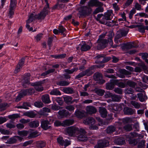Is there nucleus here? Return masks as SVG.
Instances as JSON below:
<instances>
[{
    "instance_id": "nucleus-1",
    "label": "nucleus",
    "mask_w": 148,
    "mask_h": 148,
    "mask_svg": "<svg viewBox=\"0 0 148 148\" xmlns=\"http://www.w3.org/2000/svg\"><path fill=\"white\" fill-rule=\"evenodd\" d=\"M46 3V7L43 9V10L38 15H36L35 13H31L29 15L28 19L26 21V28L29 31L33 30L32 27H30L29 24L32 22L35 19H44L49 12V4L47 0H45Z\"/></svg>"
},
{
    "instance_id": "nucleus-2",
    "label": "nucleus",
    "mask_w": 148,
    "mask_h": 148,
    "mask_svg": "<svg viewBox=\"0 0 148 148\" xmlns=\"http://www.w3.org/2000/svg\"><path fill=\"white\" fill-rule=\"evenodd\" d=\"M68 134L71 136H75L78 134L77 139L79 140L84 141L87 140L85 134L86 132L83 129L74 127H70L66 130Z\"/></svg>"
},
{
    "instance_id": "nucleus-3",
    "label": "nucleus",
    "mask_w": 148,
    "mask_h": 148,
    "mask_svg": "<svg viewBox=\"0 0 148 148\" xmlns=\"http://www.w3.org/2000/svg\"><path fill=\"white\" fill-rule=\"evenodd\" d=\"M108 42L106 39H100L98 40V45L97 46L98 49H104L107 45L108 43L112 46L113 45L112 38L114 36V34L112 32H110L108 35Z\"/></svg>"
},
{
    "instance_id": "nucleus-4",
    "label": "nucleus",
    "mask_w": 148,
    "mask_h": 148,
    "mask_svg": "<svg viewBox=\"0 0 148 148\" xmlns=\"http://www.w3.org/2000/svg\"><path fill=\"white\" fill-rule=\"evenodd\" d=\"M91 10L90 8L86 6L82 7L79 9L78 14L80 16L88 15L91 13Z\"/></svg>"
},
{
    "instance_id": "nucleus-5",
    "label": "nucleus",
    "mask_w": 148,
    "mask_h": 148,
    "mask_svg": "<svg viewBox=\"0 0 148 148\" xmlns=\"http://www.w3.org/2000/svg\"><path fill=\"white\" fill-rule=\"evenodd\" d=\"M16 3V0H11L9 8V10L8 13V16L10 18H12L14 14V10Z\"/></svg>"
},
{
    "instance_id": "nucleus-6",
    "label": "nucleus",
    "mask_w": 148,
    "mask_h": 148,
    "mask_svg": "<svg viewBox=\"0 0 148 148\" xmlns=\"http://www.w3.org/2000/svg\"><path fill=\"white\" fill-rule=\"evenodd\" d=\"M44 80L32 84V85L34 87L36 90L39 92L43 90V88L42 86V84L44 83Z\"/></svg>"
},
{
    "instance_id": "nucleus-7",
    "label": "nucleus",
    "mask_w": 148,
    "mask_h": 148,
    "mask_svg": "<svg viewBox=\"0 0 148 148\" xmlns=\"http://www.w3.org/2000/svg\"><path fill=\"white\" fill-rule=\"evenodd\" d=\"M108 145V143L106 140H100L98 142L97 144L94 148H104Z\"/></svg>"
},
{
    "instance_id": "nucleus-8",
    "label": "nucleus",
    "mask_w": 148,
    "mask_h": 148,
    "mask_svg": "<svg viewBox=\"0 0 148 148\" xmlns=\"http://www.w3.org/2000/svg\"><path fill=\"white\" fill-rule=\"evenodd\" d=\"M94 79L97 81L99 84H102L105 82L104 80L102 79L101 74L99 73H95L93 76Z\"/></svg>"
},
{
    "instance_id": "nucleus-9",
    "label": "nucleus",
    "mask_w": 148,
    "mask_h": 148,
    "mask_svg": "<svg viewBox=\"0 0 148 148\" xmlns=\"http://www.w3.org/2000/svg\"><path fill=\"white\" fill-rule=\"evenodd\" d=\"M88 5L89 7H97L102 6L103 4L97 0H91L88 2Z\"/></svg>"
},
{
    "instance_id": "nucleus-10",
    "label": "nucleus",
    "mask_w": 148,
    "mask_h": 148,
    "mask_svg": "<svg viewBox=\"0 0 148 148\" xmlns=\"http://www.w3.org/2000/svg\"><path fill=\"white\" fill-rule=\"evenodd\" d=\"M113 16L112 11L109 10L107 11L105 14L102 17L103 20H111Z\"/></svg>"
},
{
    "instance_id": "nucleus-11",
    "label": "nucleus",
    "mask_w": 148,
    "mask_h": 148,
    "mask_svg": "<svg viewBox=\"0 0 148 148\" xmlns=\"http://www.w3.org/2000/svg\"><path fill=\"white\" fill-rule=\"evenodd\" d=\"M69 114V112L65 110H60L58 112V117L59 119H61L66 116Z\"/></svg>"
},
{
    "instance_id": "nucleus-12",
    "label": "nucleus",
    "mask_w": 148,
    "mask_h": 148,
    "mask_svg": "<svg viewBox=\"0 0 148 148\" xmlns=\"http://www.w3.org/2000/svg\"><path fill=\"white\" fill-rule=\"evenodd\" d=\"M135 134L134 133H131L129 135V136L127 138V140H128L130 144H132L133 145H135L137 143V142L135 139H132L131 138L133 137L135 135Z\"/></svg>"
},
{
    "instance_id": "nucleus-13",
    "label": "nucleus",
    "mask_w": 148,
    "mask_h": 148,
    "mask_svg": "<svg viewBox=\"0 0 148 148\" xmlns=\"http://www.w3.org/2000/svg\"><path fill=\"white\" fill-rule=\"evenodd\" d=\"M83 123L86 125H89L90 126L92 124H95V121L94 118L90 117L85 119L83 121Z\"/></svg>"
},
{
    "instance_id": "nucleus-14",
    "label": "nucleus",
    "mask_w": 148,
    "mask_h": 148,
    "mask_svg": "<svg viewBox=\"0 0 148 148\" xmlns=\"http://www.w3.org/2000/svg\"><path fill=\"white\" fill-rule=\"evenodd\" d=\"M51 123L47 120L43 121L41 122V126L43 129L46 130L50 127L49 125Z\"/></svg>"
},
{
    "instance_id": "nucleus-15",
    "label": "nucleus",
    "mask_w": 148,
    "mask_h": 148,
    "mask_svg": "<svg viewBox=\"0 0 148 148\" xmlns=\"http://www.w3.org/2000/svg\"><path fill=\"white\" fill-rule=\"evenodd\" d=\"M137 96L139 101L143 102L147 99V97L145 95V92L143 93H139L137 94Z\"/></svg>"
},
{
    "instance_id": "nucleus-16",
    "label": "nucleus",
    "mask_w": 148,
    "mask_h": 148,
    "mask_svg": "<svg viewBox=\"0 0 148 148\" xmlns=\"http://www.w3.org/2000/svg\"><path fill=\"white\" fill-rule=\"evenodd\" d=\"M87 112L90 114L95 113L97 112L96 109L92 106H88L86 108Z\"/></svg>"
},
{
    "instance_id": "nucleus-17",
    "label": "nucleus",
    "mask_w": 148,
    "mask_h": 148,
    "mask_svg": "<svg viewBox=\"0 0 148 148\" xmlns=\"http://www.w3.org/2000/svg\"><path fill=\"white\" fill-rule=\"evenodd\" d=\"M124 110L125 113L127 115L133 114L135 112L134 110L127 107L125 108Z\"/></svg>"
},
{
    "instance_id": "nucleus-18",
    "label": "nucleus",
    "mask_w": 148,
    "mask_h": 148,
    "mask_svg": "<svg viewBox=\"0 0 148 148\" xmlns=\"http://www.w3.org/2000/svg\"><path fill=\"white\" fill-rule=\"evenodd\" d=\"M99 112L101 116L102 117H105L107 115V112L106 109L103 107H100Z\"/></svg>"
},
{
    "instance_id": "nucleus-19",
    "label": "nucleus",
    "mask_w": 148,
    "mask_h": 148,
    "mask_svg": "<svg viewBox=\"0 0 148 148\" xmlns=\"http://www.w3.org/2000/svg\"><path fill=\"white\" fill-rule=\"evenodd\" d=\"M42 101L46 103H48L51 102L48 95H45L42 96Z\"/></svg>"
},
{
    "instance_id": "nucleus-20",
    "label": "nucleus",
    "mask_w": 148,
    "mask_h": 148,
    "mask_svg": "<svg viewBox=\"0 0 148 148\" xmlns=\"http://www.w3.org/2000/svg\"><path fill=\"white\" fill-rule=\"evenodd\" d=\"M74 121L73 120H66L62 122V126H66L72 125Z\"/></svg>"
},
{
    "instance_id": "nucleus-21",
    "label": "nucleus",
    "mask_w": 148,
    "mask_h": 148,
    "mask_svg": "<svg viewBox=\"0 0 148 148\" xmlns=\"http://www.w3.org/2000/svg\"><path fill=\"white\" fill-rule=\"evenodd\" d=\"M26 95V91H21V93L18 95L16 99V101L18 102L20 101L21 98Z\"/></svg>"
},
{
    "instance_id": "nucleus-22",
    "label": "nucleus",
    "mask_w": 148,
    "mask_h": 148,
    "mask_svg": "<svg viewBox=\"0 0 148 148\" xmlns=\"http://www.w3.org/2000/svg\"><path fill=\"white\" fill-rule=\"evenodd\" d=\"M84 111H80L77 110L75 112V114L77 118H82L84 116Z\"/></svg>"
},
{
    "instance_id": "nucleus-23",
    "label": "nucleus",
    "mask_w": 148,
    "mask_h": 148,
    "mask_svg": "<svg viewBox=\"0 0 148 148\" xmlns=\"http://www.w3.org/2000/svg\"><path fill=\"white\" fill-rule=\"evenodd\" d=\"M36 146L39 148H42L45 147L46 145L45 142L43 141H39L36 142Z\"/></svg>"
},
{
    "instance_id": "nucleus-24",
    "label": "nucleus",
    "mask_w": 148,
    "mask_h": 148,
    "mask_svg": "<svg viewBox=\"0 0 148 148\" xmlns=\"http://www.w3.org/2000/svg\"><path fill=\"white\" fill-rule=\"evenodd\" d=\"M88 72V70H86L84 71H83L82 72H81L75 77V79H78L79 78L83 77V76L87 74Z\"/></svg>"
},
{
    "instance_id": "nucleus-25",
    "label": "nucleus",
    "mask_w": 148,
    "mask_h": 148,
    "mask_svg": "<svg viewBox=\"0 0 148 148\" xmlns=\"http://www.w3.org/2000/svg\"><path fill=\"white\" fill-rule=\"evenodd\" d=\"M39 125V122L38 121H33L29 124V126L31 127H36Z\"/></svg>"
},
{
    "instance_id": "nucleus-26",
    "label": "nucleus",
    "mask_w": 148,
    "mask_h": 148,
    "mask_svg": "<svg viewBox=\"0 0 148 148\" xmlns=\"http://www.w3.org/2000/svg\"><path fill=\"white\" fill-rule=\"evenodd\" d=\"M103 14H98L97 15V17L96 18L97 20L99 22L101 23L104 24L105 23V20H103L102 18L100 19V18L102 16L103 17Z\"/></svg>"
},
{
    "instance_id": "nucleus-27",
    "label": "nucleus",
    "mask_w": 148,
    "mask_h": 148,
    "mask_svg": "<svg viewBox=\"0 0 148 148\" xmlns=\"http://www.w3.org/2000/svg\"><path fill=\"white\" fill-rule=\"evenodd\" d=\"M18 135L22 137H25L27 136L28 132L26 130H22L18 132Z\"/></svg>"
},
{
    "instance_id": "nucleus-28",
    "label": "nucleus",
    "mask_w": 148,
    "mask_h": 148,
    "mask_svg": "<svg viewBox=\"0 0 148 148\" xmlns=\"http://www.w3.org/2000/svg\"><path fill=\"white\" fill-rule=\"evenodd\" d=\"M91 46L86 44H83L81 47V49L82 51H86L90 49Z\"/></svg>"
},
{
    "instance_id": "nucleus-29",
    "label": "nucleus",
    "mask_w": 148,
    "mask_h": 148,
    "mask_svg": "<svg viewBox=\"0 0 148 148\" xmlns=\"http://www.w3.org/2000/svg\"><path fill=\"white\" fill-rule=\"evenodd\" d=\"M27 77H25L24 79V80L23 81V82L24 83L23 84V85L24 87H25L26 86H25V84H29V77L30 76V75L29 74H28L27 75Z\"/></svg>"
},
{
    "instance_id": "nucleus-30",
    "label": "nucleus",
    "mask_w": 148,
    "mask_h": 148,
    "mask_svg": "<svg viewBox=\"0 0 148 148\" xmlns=\"http://www.w3.org/2000/svg\"><path fill=\"white\" fill-rule=\"evenodd\" d=\"M50 94L51 95H61L60 91L57 89H55L51 91Z\"/></svg>"
},
{
    "instance_id": "nucleus-31",
    "label": "nucleus",
    "mask_w": 148,
    "mask_h": 148,
    "mask_svg": "<svg viewBox=\"0 0 148 148\" xmlns=\"http://www.w3.org/2000/svg\"><path fill=\"white\" fill-rule=\"evenodd\" d=\"M57 84L58 85L63 86L68 85L69 83L66 81H62L58 82Z\"/></svg>"
},
{
    "instance_id": "nucleus-32",
    "label": "nucleus",
    "mask_w": 148,
    "mask_h": 148,
    "mask_svg": "<svg viewBox=\"0 0 148 148\" xmlns=\"http://www.w3.org/2000/svg\"><path fill=\"white\" fill-rule=\"evenodd\" d=\"M145 141L144 140L140 141L138 144V148H143L145 146Z\"/></svg>"
},
{
    "instance_id": "nucleus-33",
    "label": "nucleus",
    "mask_w": 148,
    "mask_h": 148,
    "mask_svg": "<svg viewBox=\"0 0 148 148\" xmlns=\"http://www.w3.org/2000/svg\"><path fill=\"white\" fill-rule=\"evenodd\" d=\"M131 104L136 108L138 109L140 106V103L135 101H132Z\"/></svg>"
},
{
    "instance_id": "nucleus-34",
    "label": "nucleus",
    "mask_w": 148,
    "mask_h": 148,
    "mask_svg": "<svg viewBox=\"0 0 148 148\" xmlns=\"http://www.w3.org/2000/svg\"><path fill=\"white\" fill-rule=\"evenodd\" d=\"M115 130V128L112 126H109L107 129V132L108 133H112Z\"/></svg>"
},
{
    "instance_id": "nucleus-35",
    "label": "nucleus",
    "mask_w": 148,
    "mask_h": 148,
    "mask_svg": "<svg viewBox=\"0 0 148 148\" xmlns=\"http://www.w3.org/2000/svg\"><path fill=\"white\" fill-rule=\"evenodd\" d=\"M133 47V46L132 44H127L124 45L122 47V49L123 50L127 49L128 50L130 49Z\"/></svg>"
},
{
    "instance_id": "nucleus-36",
    "label": "nucleus",
    "mask_w": 148,
    "mask_h": 148,
    "mask_svg": "<svg viewBox=\"0 0 148 148\" xmlns=\"http://www.w3.org/2000/svg\"><path fill=\"white\" fill-rule=\"evenodd\" d=\"M112 100L113 101H119L121 99V97L119 96L113 95V96L112 97Z\"/></svg>"
},
{
    "instance_id": "nucleus-37",
    "label": "nucleus",
    "mask_w": 148,
    "mask_h": 148,
    "mask_svg": "<svg viewBox=\"0 0 148 148\" xmlns=\"http://www.w3.org/2000/svg\"><path fill=\"white\" fill-rule=\"evenodd\" d=\"M19 117L20 116L19 115L17 114H13L12 115H10L8 116L9 118L12 120L14 119Z\"/></svg>"
},
{
    "instance_id": "nucleus-38",
    "label": "nucleus",
    "mask_w": 148,
    "mask_h": 148,
    "mask_svg": "<svg viewBox=\"0 0 148 148\" xmlns=\"http://www.w3.org/2000/svg\"><path fill=\"white\" fill-rule=\"evenodd\" d=\"M38 135V132L37 131H35L31 133L29 136V138H34L37 136Z\"/></svg>"
},
{
    "instance_id": "nucleus-39",
    "label": "nucleus",
    "mask_w": 148,
    "mask_h": 148,
    "mask_svg": "<svg viewBox=\"0 0 148 148\" xmlns=\"http://www.w3.org/2000/svg\"><path fill=\"white\" fill-rule=\"evenodd\" d=\"M78 69L77 68H74L71 70L68 69H66L64 70L65 72L67 73L68 74L72 73L75 71L77 70Z\"/></svg>"
},
{
    "instance_id": "nucleus-40",
    "label": "nucleus",
    "mask_w": 148,
    "mask_h": 148,
    "mask_svg": "<svg viewBox=\"0 0 148 148\" xmlns=\"http://www.w3.org/2000/svg\"><path fill=\"white\" fill-rule=\"evenodd\" d=\"M29 106V104L27 103H23L22 106L18 107V108L27 109H28V107Z\"/></svg>"
},
{
    "instance_id": "nucleus-41",
    "label": "nucleus",
    "mask_w": 148,
    "mask_h": 148,
    "mask_svg": "<svg viewBox=\"0 0 148 148\" xmlns=\"http://www.w3.org/2000/svg\"><path fill=\"white\" fill-rule=\"evenodd\" d=\"M17 141L16 136L11 138H10L8 141V143L9 144H13L16 143Z\"/></svg>"
},
{
    "instance_id": "nucleus-42",
    "label": "nucleus",
    "mask_w": 148,
    "mask_h": 148,
    "mask_svg": "<svg viewBox=\"0 0 148 148\" xmlns=\"http://www.w3.org/2000/svg\"><path fill=\"white\" fill-rule=\"evenodd\" d=\"M57 140L58 143L61 145H63L64 144V140L62 137H59L57 139Z\"/></svg>"
},
{
    "instance_id": "nucleus-43",
    "label": "nucleus",
    "mask_w": 148,
    "mask_h": 148,
    "mask_svg": "<svg viewBox=\"0 0 148 148\" xmlns=\"http://www.w3.org/2000/svg\"><path fill=\"white\" fill-rule=\"evenodd\" d=\"M114 86L113 84L111 82L110 83H108L106 84V88L108 90H112L114 88Z\"/></svg>"
},
{
    "instance_id": "nucleus-44",
    "label": "nucleus",
    "mask_w": 148,
    "mask_h": 148,
    "mask_svg": "<svg viewBox=\"0 0 148 148\" xmlns=\"http://www.w3.org/2000/svg\"><path fill=\"white\" fill-rule=\"evenodd\" d=\"M65 102L66 103H69L72 101V98L70 96H66L63 97Z\"/></svg>"
},
{
    "instance_id": "nucleus-45",
    "label": "nucleus",
    "mask_w": 148,
    "mask_h": 148,
    "mask_svg": "<svg viewBox=\"0 0 148 148\" xmlns=\"http://www.w3.org/2000/svg\"><path fill=\"white\" fill-rule=\"evenodd\" d=\"M132 126L131 125H127L124 127L125 130L127 131H130L132 130Z\"/></svg>"
},
{
    "instance_id": "nucleus-46",
    "label": "nucleus",
    "mask_w": 148,
    "mask_h": 148,
    "mask_svg": "<svg viewBox=\"0 0 148 148\" xmlns=\"http://www.w3.org/2000/svg\"><path fill=\"white\" fill-rule=\"evenodd\" d=\"M58 29H59L60 32L61 33V34H63L64 36H65V34H63V33L66 30L62 26H60Z\"/></svg>"
},
{
    "instance_id": "nucleus-47",
    "label": "nucleus",
    "mask_w": 148,
    "mask_h": 148,
    "mask_svg": "<svg viewBox=\"0 0 148 148\" xmlns=\"http://www.w3.org/2000/svg\"><path fill=\"white\" fill-rule=\"evenodd\" d=\"M137 27H138V30L140 32L144 33L145 32V27L144 26H141L138 25Z\"/></svg>"
},
{
    "instance_id": "nucleus-48",
    "label": "nucleus",
    "mask_w": 148,
    "mask_h": 148,
    "mask_svg": "<svg viewBox=\"0 0 148 148\" xmlns=\"http://www.w3.org/2000/svg\"><path fill=\"white\" fill-rule=\"evenodd\" d=\"M65 54H62L60 55L52 56L56 58H64L66 56Z\"/></svg>"
},
{
    "instance_id": "nucleus-49",
    "label": "nucleus",
    "mask_w": 148,
    "mask_h": 148,
    "mask_svg": "<svg viewBox=\"0 0 148 148\" xmlns=\"http://www.w3.org/2000/svg\"><path fill=\"white\" fill-rule=\"evenodd\" d=\"M43 34L42 33H39L35 37V39L37 41H39L42 38Z\"/></svg>"
},
{
    "instance_id": "nucleus-50",
    "label": "nucleus",
    "mask_w": 148,
    "mask_h": 148,
    "mask_svg": "<svg viewBox=\"0 0 148 148\" xmlns=\"http://www.w3.org/2000/svg\"><path fill=\"white\" fill-rule=\"evenodd\" d=\"M34 104L37 107L41 108L43 107V103L41 102H36L34 103Z\"/></svg>"
},
{
    "instance_id": "nucleus-51",
    "label": "nucleus",
    "mask_w": 148,
    "mask_h": 148,
    "mask_svg": "<svg viewBox=\"0 0 148 148\" xmlns=\"http://www.w3.org/2000/svg\"><path fill=\"white\" fill-rule=\"evenodd\" d=\"M54 125L56 127L62 126V122L59 120H56L54 123Z\"/></svg>"
},
{
    "instance_id": "nucleus-52",
    "label": "nucleus",
    "mask_w": 148,
    "mask_h": 148,
    "mask_svg": "<svg viewBox=\"0 0 148 148\" xmlns=\"http://www.w3.org/2000/svg\"><path fill=\"white\" fill-rule=\"evenodd\" d=\"M23 91H26V95L28 94H31L34 93V90L33 89L30 88L28 90H23Z\"/></svg>"
},
{
    "instance_id": "nucleus-53",
    "label": "nucleus",
    "mask_w": 148,
    "mask_h": 148,
    "mask_svg": "<svg viewBox=\"0 0 148 148\" xmlns=\"http://www.w3.org/2000/svg\"><path fill=\"white\" fill-rule=\"evenodd\" d=\"M125 143V141L123 139L119 138L117 139V143L119 145H121Z\"/></svg>"
},
{
    "instance_id": "nucleus-54",
    "label": "nucleus",
    "mask_w": 148,
    "mask_h": 148,
    "mask_svg": "<svg viewBox=\"0 0 148 148\" xmlns=\"http://www.w3.org/2000/svg\"><path fill=\"white\" fill-rule=\"evenodd\" d=\"M65 92L67 93H72L73 92V89L70 88H67L64 89Z\"/></svg>"
},
{
    "instance_id": "nucleus-55",
    "label": "nucleus",
    "mask_w": 148,
    "mask_h": 148,
    "mask_svg": "<svg viewBox=\"0 0 148 148\" xmlns=\"http://www.w3.org/2000/svg\"><path fill=\"white\" fill-rule=\"evenodd\" d=\"M103 12V9L101 7H98L96 8L94 12V14H96L99 12Z\"/></svg>"
},
{
    "instance_id": "nucleus-56",
    "label": "nucleus",
    "mask_w": 148,
    "mask_h": 148,
    "mask_svg": "<svg viewBox=\"0 0 148 148\" xmlns=\"http://www.w3.org/2000/svg\"><path fill=\"white\" fill-rule=\"evenodd\" d=\"M127 84L132 88L134 87L136 85L135 83L131 81H129L127 82Z\"/></svg>"
},
{
    "instance_id": "nucleus-57",
    "label": "nucleus",
    "mask_w": 148,
    "mask_h": 148,
    "mask_svg": "<svg viewBox=\"0 0 148 148\" xmlns=\"http://www.w3.org/2000/svg\"><path fill=\"white\" fill-rule=\"evenodd\" d=\"M104 90L101 89H98L96 91V93L100 96H102L104 93Z\"/></svg>"
},
{
    "instance_id": "nucleus-58",
    "label": "nucleus",
    "mask_w": 148,
    "mask_h": 148,
    "mask_svg": "<svg viewBox=\"0 0 148 148\" xmlns=\"http://www.w3.org/2000/svg\"><path fill=\"white\" fill-rule=\"evenodd\" d=\"M24 61L25 58H23L21 60H20L17 65L22 68L24 64Z\"/></svg>"
},
{
    "instance_id": "nucleus-59",
    "label": "nucleus",
    "mask_w": 148,
    "mask_h": 148,
    "mask_svg": "<svg viewBox=\"0 0 148 148\" xmlns=\"http://www.w3.org/2000/svg\"><path fill=\"white\" fill-rule=\"evenodd\" d=\"M136 12V10L134 9H132L130 11L129 14V17L130 19H131L133 15Z\"/></svg>"
},
{
    "instance_id": "nucleus-60",
    "label": "nucleus",
    "mask_w": 148,
    "mask_h": 148,
    "mask_svg": "<svg viewBox=\"0 0 148 148\" xmlns=\"http://www.w3.org/2000/svg\"><path fill=\"white\" fill-rule=\"evenodd\" d=\"M6 126L8 128L10 129L14 128L15 127L14 125L10 123H7Z\"/></svg>"
},
{
    "instance_id": "nucleus-61",
    "label": "nucleus",
    "mask_w": 148,
    "mask_h": 148,
    "mask_svg": "<svg viewBox=\"0 0 148 148\" xmlns=\"http://www.w3.org/2000/svg\"><path fill=\"white\" fill-rule=\"evenodd\" d=\"M120 73L122 74L125 75L130 74L129 72L125 69H121L120 71Z\"/></svg>"
},
{
    "instance_id": "nucleus-62",
    "label": "nucleus",
    "mask_w": 148,
    "mask_h": 148,
    "mask_svg": "<svg viewBox=\"0 0 148 148\" xmlns=\"http://www.w3.org/2000/svg\"><path fill=\"white\" fill-rule=\"evenodd\" d=\"M128 32L127 30H123L121 31L120 33L122 36H125L127 34Z\"/></svg>"
},
{
    "instance_id": "nucleus-63",
    "label": "nucleus",
    "mask_w": 148,
    "mask_h": 148,
    "mask_svg": "<svg viewBox=\"0 0 148 148\" xmlns=\"http://www.w3.org/2000/svg\"><path fill=\"white\" fill-rule=\"evenodd\" d=\"M89 128L90 130H97L98 129V127L95 125H94V124H92L90 126Z\"/></svg>"
},
{
    "instance_id": "nucleus-64",
    "label": "nucleus",
    "mask_w": 148,
    "mask_h": 148,
    "mask_svg": "<svg viewBox=\"0 0 148 148\" xmlns=\"http://www.w3.org/2000/svg\"><path fill=\"white\" fill-rule=\"evenodd\" d=\"M113 95L112 93H110V92H108L105 95V97L106 98H108L110 97L112 98V97L113 96Z\"/></svg>"
}]
</instances>
